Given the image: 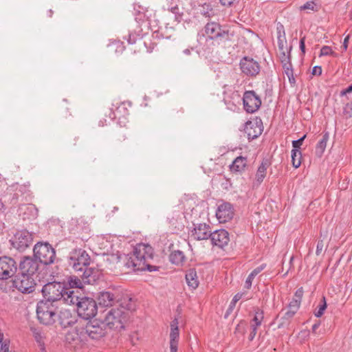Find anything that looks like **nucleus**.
Returning a JSON list of instances; mask_svg holds the SVG:
<instances>
[{
  "label": "nucleus",
  "mask_w": 352,
  "mask_h": 352,
  "mask_svg": "<svg viewBox=\"0 0 352 352\" xmlns=\"http://www.w3.org/2000/svg\"><path fill=\"white\" fill-rule=\"evenodd\" d=\"M40 265L34 256H21L12 285L23 294L32 293L36 287L34 276H38Z\"/></svg>",
  "instance_id": "nucleus-1"
},
{
  "label": "nucleus",
  "mask_w": 352,
  "mask_h": 352,
  "mask_svg": "<svg viewBox=\"0 0 352 352\" xmlns=\"http://www.w3.org/2000/svg\"><path fill=\"white\" fill-rule=\"evenodd\" d=\"M153 248L148 244L140 243L134 246L133 252L125 255L124 264L133 271L156 272L160 267L149 264L153 258Z\"/></svg>",
  "instance_id": "nucleus-2"
},
{
  "label": "nucleus",
  "mask_w": 352,
  "mask_h": 352,
  "mask_svg": "<svg viewBox=\"0 0 352 352\" xmlns=\"http://www.w3.org/2000/svg\"><path fill=\"white\" fill-rule=\"evenodd\" d=\"M120 307L111 309L105 316V326L110 329L120 331L124 329V324L128 319L127 311L135 309V304L131 298H127V302H122Z\"/></svg>",
  "instance_id": "nucleus-3"
},
{
  "label": "nucleus",
  "mask_w": 352,
  "mask_h": 352,
  "mask_svg": "<svg viewBox=\"0 0 352 352\" xmlns=\"http://www.w3.org/2000/svg\"><path fill=\"white\" fill-rule=\"evenodd\" d=\"M100 273L98 269H89L78 273V276L70 275L65 277L63 285L64 289H72L82 291L84 284L94 285L100 278Z\"/></svg>",
  "instance_id": "nucleus-4"
},
{
  "label": "nucleus",
  "mask_w": 352,
  "mask_h": 352,
  "mask_svg": "<svg viewBox=\"0 0 352 352\" xmlns=\"http://www.w3.org/2000/svg\"><path fill=\"white\" fill-rule=\"evenodd\" d=\"M58 312L56 303L49 300H41L37 303L36 316L39 322L45 325H52L55 323Z\"/></svg>",
  "instance_id": "nucleus-5"
},
{
  "label": "nucleus",
  "mask_w": 352,
  "mask_h": 352,
  "mask_svg": "<svg viewBox=\"0 0 352 352\" xmlns=\"http://www.w3.org/2000/svg\"><path fill=\"white\" fill-rule=\"evenodd\" d=\"M91 263V258L88 253L82 248L72 250L68 256V264L74 270L82 273L89 269H96L89 267Z\"/></svg>",
  "instance_id": "nucleus-6"
},
{
  "label": "nucleus",
  "mask_w": 352,
  "mask_h": 352,
  "mask_svg": "<svg viewBox=\"0 0 352 352\" xmlns=\"http://www.w3.org/2000/svg\"><path fill=\"white\" fill-rule=\"evenodd\" d=\"M33 256L41 264L50 265L56 260V251L47 242H38L33 248Z\"/></svg>",
  "instance_id": "nucleus-7"
},
{
  "label": "nucleus",
  "mask_w": 352,
  "mask_h": 352,
  "mask_svg": "<svg viewBox=\"0 0 352 352\" xmlns=\"http://www.w3.org/2000/svg\"><path fill=\"white\" fill-rule=\"evenodd\" d=\"M65 286L62 282H49L45 284L41 292L45 298L44 300H49L51 302L56 303L61 300Z\"/></svg>",
  "instance_id": "nucleus-8"
},
{
  "label": "nucleus",
  "mask_w": 352,
  "mask_h": 352,
  "mask_svg": "<svg viewBox=\"0 0 352 352\" xmlns=\"http://www.w3.org/2000/svg\"><path fill=\"white\" fill-rule=\"evenodd\" d=\"M76 307L78 315L85 320H91L96 316L98 312L96 301L92 298L85 296L79 301Z\"/></svg>",
  "instance_id": "nucleus-9"
},
{
  "label": "nucleus",
  "mask_w": 352,
  "mask_h": 352,
  "mask_svg": "<svg viewBox=\"0 0 352 352\" xmlns=\"http://www.w3.org/2000/svg\"><path fill=\"white\" fill-rule=\"evenodd\" d=\"M32 197L30 190V184L18 185L12 192L10 193L9 203L12 206H16L19 202L29 201Z\"/></svg>",
  "instance_id": "nucleus-10"
},
{
  "label": "nucleus",
  "mask_w": 352,
  "mask_h": 352,
  "mask_svg": "<svg viewBox=\"0 0 352 352\" xmlns=\"http://www.w3.org/2000/svg\"><path fill=\"white\" fill-rule=\"evenodd\" d=\"M31 232L27 230H18L10 240L12 245L19 251H24L32 243Z\"/></svg>",
  "instance_id": "nucleus-11"
},
{
  "label": "nucleus",
  "mask_w": 352,
  "mask_h": 352,
  "mask_svg": "<svg viewBox=\"0 0 352 352\" xmlns=\"http://www.w3.org/2000/svg\"><path fill=\"white\" fill-rule=\"evenodd\" d=\"M85 334L90 339L99 340L107 334L105 324L98 320H89L84 328Z\"/></svg>",
  "instance_id": "nucleus-12"
},
{
  "label": "nucleus",
  "mask_w": 352,
  "mask_h": 352,
  "mask_svg": "<svg viewBox=\"0 0 352 352\" xmlns=\"http://www.w3.org/2000/svg\"><path fill=\"white\" fill-rule=\"evenodd\" d=\"M239 67L241 72L249 77L256 76L261 71L258 62L247 56L240 60Z\"/></svg>",
  "instance_id": "nucleus-13"
},
{
  "label": "nucleus",
  "mask_w": 352,
  "mask_h": 352,
  "mask_svg": "<svg viewBox=\"0 0 352 352\" xmlns=\"http://www.w3.org/2000/svg\"><path fill=\"white\" fill-rule=\"evenodd\" d=\"M17 272V263L11 257H0V279H8Z\"/></svg>",
  "instance_id": "nucleus-14"
},
{
  "label": "nucleus",
  "mask_w": 352,
  "mask_h": 352,
  "mask_svg": "<svg viewBox=\"0 0 352 352\" xmlns=\"http://www.w3.org/2000/svg\"><path fill=\"white\" fill-rule=\"evenodd\" d=\"M243 103L245 111L247 113H253L260 108L261 100L254 91H246L243 94Z\"/></svg>",
  "instance_id": "nucleus-15"
},
{
  "label": "nucleus",
  "mask_w": 352,
  "mask_h": 352,
  "mask_svg": "<svg viewBox=\"0 0 352 352\" xmlns=\"http://www.w3.org/2000/svg\"><path fill=\"white\" fill-rule=\"evenodd\" d=\"M292 46L289 45L287 51L279 52V58L282 64L284 73L288 77L289 81L291 84L295 83V78L294 76V70L292 64L291 51Z\"/></svg>",
  "instance_id": "nucleus-16"
},
{
  "label": "nucleus",
  "mask_w": 352,
  "mask_h": 352,
  "mask_svg": "<svg viewBox=\"0 0 352 352\" xmlns=\"http://www.w3.org/2000/svg\"><path fill=\"white\" fill-rule=\"evenodd\" d=\"M263 130V122L260 118L256 117L254 120H248L245 124L244 131L249 140L257 138L261 135Z\"/></svg>",
  "instance_id": "nucleus-17"
},
{
  "label": "nucleus",
  "mask_w": 352,
  "mask_h": 352,
  "mask_svg": "<svg viewBox=\"0 0 352 352\" xmlns=\"http://www.w3.org/2000/svg\"><path fill=\"white\" fill-rule=\"evenodd\" d=\"M233 206L229 202L222 201L218 206L216 211V217L220 223H226L231 220L234 217Z\"/></svg>",
  "instance_id": "nucleus-18"
},
{
  "label": "nucleus",
  "mask_w": 352,
  "mask_h": 352,
  "mask_svg": "<svg viewBox=\"0 0 352 352\" xmlns=\"http://www.w3.org/2000/svg\"><path fill=\"white\" fill-rule=\"evenodd\" d=\"M194 228L191 230V237L196 241L206 240L211 236L212 229L206 223H193Z\"/></svg>",
  "instance_id": "nucleus-19"
},
{
  "label": "nucleus",
  "mask_w": 352,
  "mask_h": 352,
  "mask_svg": "<svg viewBox=\"0 0 352 352\" xmlns=\"http://www.w3.org/2000/svg\"><path fill=\"white\" fill-rule=\"evenodd\" d=\"M209 239L213 245L221 248L227 245L230 241L229 233L224 229L212 231Z\"/></svg>",
  "instance_id": "nucleus-20"
},
{
  "label": "nucleus",
  "mask_w": 352,
  "mask_h": 352,
  "mask_svg": "<svg viewBox=\"0 0 352 352\" xmlns=\"http://www.w3.org/2000/svg\"><path fill=\"white\" fill-rule=\"evenodd\" d=\"M65 291L63 293V297L61 298V300L69 305H75L76 306L79 301L84 296V294L82 292V291L77 290V289H64Z\"/></svg>",
  "instance_id": "nucleus-21"
},
{
  "label": "nucleus",
  "mask_w": 352,
  "mask_h": 352,
  "mask_svg": "<svg viewBox=\"0 0 352 352\" xmlns=\"http://www.w3.org/2000/svg\"><path fill=\"white\" fill-rule=\"evenodd\" d=\"M58 313L59 324L63 329L72 327L77 322L76 316L69 309H62Z\"/></svg>",
  "instance_id": "nucleus-22"
},
{
  "label": "nucleus",
  "mask_w": 352,
  "mask_h": 352,
  "mask_svg": "<svg viewBox=\"0 0 352 352\" xmlns=\"http://www.w3.org/2000/svg\"><path fill=\"white\" fill-rule=\"evenodd\" d=\"M178 319L175 318L170 322V352H177L179 331L178 328Z\"/></svg>",
  "instance_id": "nucleus-23"
},
{
  "label": "nucleus",
  "mask_w": 352,
  "mask_h": 352,
  "mask_svg": "<svg viewBox=\"0 0 352 352\" xmlns=\"http://www.w3.org/2000/svg\"><path fill=\"white\" fill-rule=\"evenodd\" d=\"M271 160L268 158H263L258 166L256 175L254 186H259L264 180L267 175V170L271 166Z\"/></svg>",
  "instance_id": "nucleus-24"
},
{
  "label": "nucleus",
  "mask_w": 352,
  "mask_h": 352,
  "mask_svg": "<svg viewBox=\"0 0 352 352\" xmlns=\"http://www.w3.org/2000/svg\"><path fill=\"white\" fill-rule=\"evenodd\" d=\"M181 4V0H171L167 7V10L175 15V21L178 23L184 20V8H180Z\"/></svg>",
  "instance_id": "nucleus-25"
},
{
  "label": "nucleus",
  "mask_w": 352,
  "mask_h": 352,
  "mask_svg": "<svg viewBox=\"0 0 352 352\" xmlns=\"http://www.w3.org/2000/svg\"><path fill=\"white\" fill-rule=\"evenodd\" d=\"M96 298L98 304L104 307L113 306L116 301L115 295L113 293L107 291L99 292Z\"/></svg>",
  "instance_id": "nucleus-26"
},
{
  "label": "nucleus",
  "mask_w": 352,
  "mask_h": 352,
  "mask_svg": "<svg viewBox=\"0 0 352 352\" xmlns=\"http://www.w3.org/2000/svg\"><path fill=\"white\" fill-rule=\"evenodd\" d=\"M222 30L221 26L215 22L208 23L205 26V33L211 40H217Z\"/></svg>",
  "instance_id": "nucleus-27"
},
{
  "label": "nucleus",
  "mask_w": 352,
  "mask_h": 352,
  "mask_svg": "<svg viewBox=\"0 0 352 352\" xmlns=\"http://www.w3.org/2000/svg\"><path fill=\"white\" fill-rule=\"evenodd\" d=\"M169 261L178 267H182L186 261L184 253L179 250L172 251L168 256Z\"/></svg>",
  "instance_id": "nucleus-28"
},
{
  "label": "nucleus",
  "mask_w": 352,
  "mask_h": 352,
  "mask_svg": "<svg viewBox=\"0 0 352 352\" xmlns=\"http://www.w3.org/2000/svg\"><path fill=\"white\" fill-rule=\"evenodd\" d=\"M185 278L186 283L190 288L195 289L198 287L199 281L195 268H190L187 270Z\"/></svg>",
  "instance_id": "nucleus-29"
},
{
  "label": "nucleus",
  "mask_w": 352,
  "mask_h": 352,
  "mask_svg": "<svg viewBox=\"0 0 352 352\" xmlns=\"http://www.w3.org/2000/svg\"><path fill=\"white\" fill-rule=\"evenodd\" d=\"M247 157L239 156L236 157L230 165V171L232 173H241L245 170L247 166Z\"/></svg>",
  "instance_id": "nucleus-30"
},
{
  "label": "nucleus",
  "mask_w": 352,
  "mask_h": 352,
  "mask_svg": "<svg viewBox=\"0 0 352 352\" xmlns=\"http://www.w3.org/2000/svg\"><path fill=\"white\" fill-rule=\"evenodd\" d=\"M128 109H126L125 104L122 103L118 107H116L115 110L111 109L109 113V117L111 120L116 119H120L122 116H125L128 115Z\"/></svg>",
  "instance_id": "nucleus-31"
},
{
  "label": "nucleus",
  "mask_w": 352,
  "mask_h": 352,
  "mask_svg": "<svg viewBox=\"0 0 352 352\" xmlns=\"http://www.w3.org/2000/svg\"><path fill=\"white\" fill-rule=\"evenodd\" d=\"M254 316L251 320L250 327L258 328L264 320V311L258 307L254 310Z\"/></svg>",
  "instance_id": "nucleus-32"
},
{
  "label": "nucleus",
  "mask_w": 352,
  "mask_h": 352,
  "mask_svg": "<svg viewBox=\"0 0 352 352\" xmlns=\"http://www.w3.org/2000/svg\"><path fill=\"white\" fill-rule=\"evenodd\" d=\"M329 138V133L328 131H324L322 139L318 142L316 146V153L319 156H321L325 151Z\"/></svg>",
  "instance_id": "nucleus-33"
},
{
  "label": "nucleus",
  "mask_w": 352,
  "mask_h": 352,
  "mask_svg": "<svg viewBox=\"0 0 352 352\" xmlns=\"http://www.w3.org/2000/svg\"><path fill=\"white\" fill-rule=\"evenodd\" d=\"M296 314L294 311H291L287 310L283 316H281L280 319V322L278 324V329H282L287 327L291 322V320L293 318Z\"/></svg>",
  "instance_id": "nucleus-34"
},
{
  "label": "nucleus",
  "mask_w": 352,
  "mask_h": 352,
  "mask_svg": "<svg viewBox=\"0 0 352 352\" xmlns=\"http://www.w3.org/2000/svg\"><path fill=\"white\" fill-rule=\"evenodd\" d=\"M233 36L234 34L232 32L230 33L228 30H223L217 40L219 44L221 43L224 45L230 46L228 43L232 40Z\"/></svg>",
  "instance_id": "nucleus-35"
},
{
  "label": "nucleus",
  "mask_w": 352,
  "mask_h": 352,
  "mask_svg": "<svg viewBox=\"0 0 352 352\" xmlns=\"http://www.w3.org/2000/svg\"><path fill=\"white\" fill-rule=\"evenodd\" d=\"M302 162V153L300 150L292 149V166L297 168H298Z\"/></svg>",
  "instance_id": "nucleus-36"
},
{
  "label": "nucleus",
  "mask_w": 352,
  "mask_h": 352,
  "mask_svg": "<svg viewBox=\"0 0 352 352\" xmlns=\"http://www.w3.org/2000/svg\"><path fill=\"white\" fill-rule=\"evenodd\" d=\"M129 44H136L138 43L139 45H144V47H147V43L146 41H143L142 38L140 36L139 34L135 33H130L128 35L127 39Z\"/></svg>",
  "instance_id": "nucleus-37"
},
{
  "label": "nucleus",
  "mask_w": 352,
  "mask_h": 352,
  "mask_svg": "<svg viewBox=\"0 0 352 352\" xmlns=\"http://www.w3.org/2000/svg\"><path fill=\"white\" fill-rule=\"evenodd\" d=\"M243 295V293H237L234 296L224 315L225 318H227L229 316V315L232 312L235 307L236 303L242 298Z\"/></svg>",
  "instance_id": "nucleus-38"
},
{
  "label": "nucleus",
  "mask_w": 352,
  "mask_h": 352,
  "mask_svg": "<svg viewBox=\"0 0 352 352\" xmlns=\"http://www.w3.org/2000/svg\"><path fill=\"white\" fill-rule=\"evenodd\" d=\"M327 302L324 296L321 298L319 305L317 306L316 311H314V316L317 318L321 317L325 309H327Z\"/></svg>",
  "instance_id": "nucleus-39"
},
{
  "label": "nucleus",
  "mask_w": 352,
  "mask_h": 352,
  "mask_svg": "<svg viewBox=\"0 0 352 352\" xmlns=\"http://www.w3.org/2000/svg\"><path fill=\"white\" fill-rule=\"evenodd\" d=\"M278 47L279 52L287 51L289 47L287 46V40L285 36V32L283 31V36L280 35V30L278 31Z\"/></svg>",
  "instance_id": "nucleus-40"
},
{
  "label": "nucleus",
  "mask_w": 352,
  "mask_h": 352,
  "mask_svg": "<svg viewBox=\"0 0 352 352\" xmlns=\"http://www.w3.org/2000/svg\"><path fill=\"white\" fill-rule=\"evenodd\" d=\"M152 38L154 40H160L163 38L170 39L171 35L165 34L162 28H159L156 30H153Z\"/></svg>",
  "instance_id": "nucleus-41"
},
{
  "label": "nucleus",
  "mask_w": 352,
  "mask_h": 352,
  "mask_svg": "<svg viewBox=\"0 0 352 352\" xmlns=\"http://www.w3.org/2000/svg\"><path fill=\"white\" fill-rule=\"evenodd\" d=\"M310 10L314 12H318L319 10V6L314 1H307L304 5L300 7V10Z\"/></svg>",
  "instance_id": "nucleus-42"
},
{
  "label": "nucleus",
  "mask_w": 352,
  "mask_h": 352,
  "mask_svg": "<svg viewBox=\"0 0 352 352\" xmlns=\"http://www.w3.org/2000/svg\"><path fill=\"white\" fill-rule=\"evenodd\" d=\"M342 114L344 118L346 119L352 118V102H347L343 107Z\"/></svg>",
  "instance_id": "nucleus-43"
},
{
  "label": "nucleus",
  "mask_w": 352,
  "mask_h": 352,
  "mask_svg": "<svg viewBox=\"0 0 352 352\" xmlns=\"http://www.w3.org/2000/svg\"><path fill=\"white\" fill-rule=\"evenodd\" d=\"M300 304L301 302H299V300L292 298V300L289 303L288 310L294 311V313L296 314L300 308Z\"/></svg>",
  "instance_id": "nucleus-44"
},
{
  "label": "nucleus",
  "mask_w": 352,
  "mask_h": 352,
  "mask_svg": "<svg viewBox=\"0 0 352 352\" xmlns=\"http://www.w3.org/2000/svg\"><path fill=\"white\" fill-rule=\"evenodd\" d=\"M336 56V53L332 50L331 47L327 45H324L322 47L320 50V52L319 54V56Z\"/></svg>",
  "instance_id": "nucleus-45"
},
{
  "label": "nucleus",
  "mask_w": 352,
  "mask_h": 352,
  "mask_svg": "<svg viewBox=\"0 0 352 352\" xmlns=\"http://www.w3.org/2000/svg\"><path fill=\"white\" fill-rule=\"evenodd\" d=\"M246 326V322L244 320H241L240 322L236 325L234 333L243 336L245 333Z\"/></svg>",
  "instance_id": "nucleus-46"
},
{
  "label": "nucleus",
  "mask_w": 352,
  "mask_h": 352,
  "mask_svg": "<svg viewBox=\"0 0 352 352\" xmlns=\"http://www.w3.org/2000/svg\"><path fill=\"white\" fill-rule=\"evenodd\" d=\"M306 136H307L306 135H304L300 138H299V139H298L296 140H293L292 141L293 149H298V150H299L300 148V146H302V144L303 143V141L306 138Z\"/></svg>",
  "instance_id": "nucleus-47"
},
{
  "label": "nucleus",
  "mask_w": 352,
  "mask_h": 352,
  "mask_svg": "<svg viewBox=\"0 0 352 352\" xmlns=\"http://www.w3.org/2000/svg\"><path fill=\"white\" fill-rule=\"evenodd\" d=\"M304 290L302 287H299L295 292L294 299L299 300L301 302L303 296Z\"/></svg>",
  "instance_id": "nucleus-48"
},
{
  "label": "nucleus",
  "mask_w": 352,
  "mask_h": 352,
  "mask_svg": "<svg viewBox=\"0 0 352 352\" xmlns=\"http://www.w3.org/2000/svg\"><path fill=\"white\" fill-rule=\"evenodd\" d=\"M239 0H219V3L224 7H230L236 3H238Z\"/></svg>",
  "instance_id": "nucleus-49"
},
{
  "label": "nucleus",
  "mask_w": 352,
  "mask_h": 352,
  "mask_svg": "<svg viewBox=\"0 0 352 352\" xmlns=\"http://www.w3.org/2000/svg\"><path fill=\"white\" fill-rule=\"evenodd\" d=\"M255 277L251 273L248 275V278L245 280V287L248 289H250L252 287V281Z\"/></svg>",
  "instance_id": "nucleus-50"
},
{
  "label": "nucleus",
  "mask_w": 352,
  "mask_h": 352,
  "mask_svg": "<svg viewBox=\"0 0 352 352\" xmlns=\"http://www.w3.org/2000/svg\"><path fill=\"white\" fill-rule=\"evenodd\" d=\"M10 340H6L4 342L1 343L0 352H9Z\"/></svg>",
  "instance_id": "nucleus-51"
},
{
  "label": "nucleus",
  "mask_w": 352,
  "mask_h": 352,
  "mask_svg": "<svg viewBox=\"0 0 352 352\" xmlns=\"http://www.w3.org/2000/svg\"><path fill=\"white\" fill-rule=\"evenodd\" d=\"M323 248H324L323 240H322V239L318 240V241L317 243L316 250V255L318 256L321 254V252L323 250Z\"/></svg>",
  "instance_id": "nucleus-52"
},
{
  "label": "nucleus",
  "mask_w": 352,
  "mask_h": 352,
  "mask_svg": "<svg viewBox=\"0 0 352 352\" xmlns=\"http://www.w3.org/2000/svg\"><path fill=\"white\" fill-rule=\"evenodd\" d=\"M266 267V264H262L258 267H256L255 269H254L251 274H253V276L255 277L257 274H258L261 272H262Z\"/></svg>",
  "instance_id": "nucleus-53"
},
{
  "label": "nucleus",
  "mask_w": 352,
  "mask_h": 352,
  "mask_svg": "<svg viewBox=\"0 0 352 352\" xmlns=\"http://www.w3.org/2000/svg\"><path fill=\"white\" fill-rule=\"evenodd\" d=\"M147 43V47H145L147 49L148 52H151L157 46V43L153 42L151 40H148V41H146Z\"/></svg>",
  "instance_id": "nucleus-54"
},
{
  "label": "nucleus",
  "mask_w": 352,
  "mask_h": 352,
  "mask_svg": "<svg viewBox=\"0 0 352 352\" xmlns=\"http://www.w3.org/2000/svg\"><path fill=\"white\" fill-rule=\"evenodd\" d=\"M6 279H0V289L3 292H8L10 289H8V287L6 286Z\"/></svg>",
  "instance_id": "nucleus-55"
},
{
  "label": "nucleus",
  "mask_w": 352,
  "mask_h": 352,
  "mask_svg": "<svg viewBox=\"0 0 352 352\" xmlns=\"http://www.w3.org/2000/svg\"><path fill=\"white\" fill-rule=\"evenodd\" d=\"M116 140L118 142H122L124 140H126V134L124 133V131L122 130H121L116 135Z\"/></svg>",
  "instance_id": "nucleus-56"
},
{
  "label": "nucleus",
  "mask_w": 352,
  "mask_h": 352,
  "mask_svg": "<svg viewBox=\"0 0 352 352\" xmlns=\"http://www.w3.org/2000/svg\"><path fill=\"white\" fill-rule=\"evenodd\" d=\"M300 50L302 54H305V36L300 38Z\"/></svg>",
  "instance_id": "nucleus-57"
},
{
  "label": "nucleus",
  "mask_w": 352,
  "mask_h": 352,
  "mask_svg": "<svg viewBox=\"0 0 352 352\" xmlns=\"http://www.w3.org/2000/svg\"><path fill=\"white\" fill-rule=\"evenodd\" d=\"M322 74V67L320 66H315L313 67L311 74L314 76H320Z\"/></svg>",
  "instance_id": "nucleus-58"
},
{
  "label": "nucleus",
  "mask_w": 352,
  "mask_h": 352,
  "mask_svg": "<svg viewBox=\"0 0 352 352\" xmlns=\"http://www.w3.org/2000/svg\"><path fill=\"white\" fill-rule=\"evenodd\" d=\"M250 328H251V331L250 333L248 340L250 341H252L256 335L258 329L255 328V327H250Z\"/></svg>",
  "instance_id": "nucleus-59"
},
{
  "label": "nucleus",
  "mask_w": 352,
  "mask_h": 352,
  "mask_svg": "<svg viewBox=\"0 0 352 352\" xmlns=\"http://www.w3.org/2000/svg\"><path fill=\"white\" fill-rule=\"evenodd\" d=\"M349 38H350V36L349 35H347L344 39V41H343V43H342V48H343V50L344 51H346L347 50V48H348V43H349Z\"/></svg>",
  "instance_id": "nucleus-60"
},
{
  "label": "nucleus",
  "mask_w": 352,
  "mask_h": 352,
  "mask_svg": "<svg viewBox=\"0 0 352 352\" xmlns=\"http://www.w3.org/2000/svg\"><path fill=\"white\" fill-rule=\"evenodd\" d=\"M78 137H74L69 140V145L72 146H76L78 140Z\"/></svg>",
  "instance_id": "nucleus-61"
},
{
  "label": "nucleus",
  "mask_w": 352,
  "mask_h": 352,
  "mask_svg": "<svg viewBox=\"0 0 352 352\" xmlns=\"http://www.w3.org/2000/svg\"><path fill=\"white\" fill-rule=\"evenodd\" d=\"M320 322H317L313 324L312 328H311V331L313 333H315V334L316 333V330L320 327Z\"/></svg>",
  "instance_id": "nucleus-62"
},
{
  "label": "nucleus",
  "mask_w": 352,
  "mask_h": 352,
  "mask_svg": "<svg viewBox=\"0 0 352 352\" xmlns=\"http://www.w3.org/2000/svg\"><path fill=\"white\" fill-rule=\"evenodd\" d=\"M193 48H191V49H186L184 50V53L186 54V55H190V53H191V50H192Z\"/></svg>",
  "instance_id": "nucleus-63"
},
{
  "label": "nucleus",
  "mask_w": 352,
  "mask_h": 352,
  "mask_svg": "<svg viewBox=\"0 0 352 352\" xmlns=\"http://www.w3.org/2000/svg\"><path fill=\"white\" fill-rule=\"evenodd\" d=\"M349 91H347V89L346 88V89H343V90H342V91H341V92H340V96H344V95H346V94H349Z\"/></svg>",
  "instance_id": "nucleus-64"
}]
</instances>
